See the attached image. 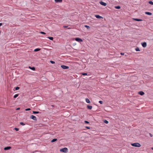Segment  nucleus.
Returning <instances> with one entry per match:
<instances>
[{
    "label": "nucleus",
    "mask_w": 153,
    "mask_h": 153,
    "mask_svg": "<svg viewBox=\"0 0 153 153\" xmlns=\"http://www.w3.org/2000/svg\"><path fill=\"white\" fill-rule=\"evenodd\" d=\"M61 67H68L64 65H61Z\"/></svg>",
    "instance_id": "obj_35"
},
{
    "label": "nucleus",
    "mask_w": 153,
    "mask_h": 153,
    "mask_svg": "<svg viewBox=\"0 0 153 153\" xmlns=\"http://www.w3.org/2000/svg\"><path fill=\"white\" fill-rule=\"evenodd\" d=\"M56 2H61L62 0H54Z\"/></svg>",
    "instance_id": "obj_12"
},
{
    "label": "nucleus",
    "mask_w": 153,
    "mask_h": 153,
    "mask_svg": "<svg viewBox=\"0 0 153 153\" xmlns=\"http://www.w3.org/2000/svg\"><path fill=\"white\" fill-rule=\"evenodd\" d=\"M99 102L101 104H102L103 103V102L102 101H100Z\"/></svg>",
    "instance_id": "obj_31"
},
{
    "label": "nucleus",
    "mask_w": 153,
    "mask_h": 153,
    "mask_svg": "<svg viewBox=\"0 0 153 153\" xmlns=\"http://www.w3.org/2000/svg\"><path fill=\"white\" fill-rule=\"evenodd\" d=\"M57 140V139L56 138H55L54 139H53L51 141V142L52 143H53L54 142H55Z\"/></svg>",
    "instance_id": "obj_11"
},
{
    "label": "nucleus",
    "mask_w": 153,
    "mask_h": 153,
    "mask_svg": "<svg viewBox=\"0 0 153 153\" xmlns=\"http://www.w3.org/2000/svg\"><path fill=\"white\" fill-rule=\"evenodd\" d=\"M20 124H21V125H22V126H24L25 125V124L23 122H20Z\"/></svg>",
    "instance_id": "obj_25"
},
{
    "label": "nucleus",
    "mask_w": 153,
    "mask_h": 153,
    "mask_svg": "<svg viewBox=\"0 0 153 153\" xmlns=\"http://www.w3.org/2000/svg\"><path fill=\"white\" fill-rule=\"evenodd\" d=\"M87 108L88 109L91 110L92 108V107L91 105H88L87 106Z\"/></svg>",
    "instance_id": "obj_10"
},
{
    "label": "nucleus",
    "mask_w": 153,
    "mask_h": 153,
    "mask_svg": "<svg viewBox=\"0 0 153 153\" xmlns=\"http://www.w3.org/2000/svg\"><path fill=\"white\" fill-rule=\"evenodd\" d=\"M30 69H31L33 71H34L35 70V68H29Z\"/></svg>",
    "instance_id": "obj_22"
},
{
    "label": "nucleus",
    "mask_w": 153,
    "mask_h": 153,
    "mask_svg": "<svg viewBox=\"0 0 153 153\" xmlns=\"http://www.w3.org/2000/svg\"><path fill=\"white\" fill-rule=\"evenodd\" d=\"M16 90H17L19 89V87H17L15 88Z\"/></svg>",
    "instance_id": "obj_27"
},
{
    "label": "nucleus",
    "mask_w": 153,
    "mask_h": 153,
    "mask_svg": "<svg viewBox=\"0 0 153 153\" xmlns=\"http://www.w3.org/2000/svg\"><path fill=\"white\" fill-rule=\"evenodd\" d=\"M2 25V24L1 23H0V26H1Z\"/></svg>",
    "instance_id": "obj_41"
},
{
    "label": "nucleus",
    "mask_w": 153,
    "mask_h": 153,
    "mask_svg": "<svg viewBox=\"0 0 153 153\" xmlns=\"http://www.w3.org/2000/svg\"><path fill=\"white\" fill-rule=\"evenodd\" d=\"M95 16L97 19H102L103 17L99 15H95Z\"/></svg>",
    "instance_id": "obj_7"
},
{
    "label": "nucleus",
    "mask_w": 153,
    "mask_h": 153,
    "mask_svg": "<svg viewBox=\"0 0 153 153\" xmlns=\"http://www.w3.org/2000/svg\"><path fill=\"white\" fill-rule=\"evenodd\" d=\"M48 38L51 40H52L53 39V38L52 37H48Z\"/></svg>",
    "instance_id": "obj_20"
},
{
    "label": "nucleus",
    "mask_w": 153,
    "mask_h": 153,
    "mask_svg": "<svg viewBox=\"0 0 153 153\" xmlns=\"http://www.w3.org/2000/svg\"><path fill=\"white\" fill-rule=\"evenodd\" d=\"M19 94H15L14 96V97H13L14 98H16L17 97H18V96H19Z\"/></svg>",
    "instance_id": "obj_19"
},
{
    "label": "nucleus",
    "mask_w": 153,
    "mask_h": 153,
    "mask_svg": "<svg viewBox=\"0 0 153 153\" xmlns=\"http://www.w3.org/2000/svg\"><path fill=\"white\" fill-rule=\"evenodd\" d=\"M135 50L136 51H140V50L139 49V48H136L135 49Z\"/></svg>",
    "instance_id": "obj_23"
},
{
    "label": "nucleus",
    "mask_w": 153,
    "mask_h": 153,
    "mask_svg": "<svg viewBox=\"0 0 153 153\" xmlns=\"http://www.w3.org/2000/svg\"><path fill=\"white\" fill-rule=\"evenodd\" d=\"M149 3L152 5H153V2H152V1H149Z\"/></svg>",
    "instance_id": "obj_29"
},
{
    "label": "nucleus",
    "mask_w": 153,
    "mask_h": 153,
    "mask_svg": "<svg viewBox=\"0 0 153 153\" xmlns=\"http://www.w3.org/2000/svg\"><path fill=\"white\" fill-rule=\"evenodd\" d=\"M50 62L51 63L53 64H54L55 63V62H54V61H52V60H51L50 61Z\"/></svg>",
    "instance_id": "obj_28"
},
{
    "label": "nucleus",
    "mask_w": 153,
    "mask_h": 153,
    "mask_svg": "<svg viewBox=\"0 0 153 153\" xmlns=\"http://www.w3.org/2000/svg\"><path fill=\"white\" fill-rule=\"evenodd\" d=\"M100 3L102 5L106 6L107 5V4L102 1H100Z\"/></svg>",
    "instance_id": "obj_5"
},
{
    "label": "nucleus",
    "mask_w": 153,
    "mask_h": 153,
    "mask_svg": "<svg viewBox=\"0 0 153 153\" xmlns=\"http://www.w3.org/2000/svg\"><path fill=\"white\" fill-rule=\"evenodd\" d=\"M75 40L76 41L79 42H81L83 41V40L79 38H75Z\"/></svg>",
    "instance_id": "obj_3"
},
{
    "label": "nucleus",
    "mask_w": 153,
    "mask_h": 153,
    "mask_svg": "<svg viewBox=\"0 0 153 153\" xmlns=\"http://www.w3.org/2000/svg\"><path fill=\"white\" fill-rule=\"evenodd\" d=\"M124 53H121V54L122 55H124Z\"/></svg>",
    "instance_id": "obj_39"
},
{
    "label": "nucleus",
    "mask_w": 153,
    "mask_h": 153,
    "mask_svg": "<svg viewBox=\"0 0 153 153\" xmlns=\"http://www.w3.org/2000/svg\"><path fill=\"white\" fill-rule=\"evenodd\" d=\"M40 50H41L40 49L37 48H36L35 49H34V51L35 52H37V51H40Z\"/></svg>",
    "instance_id": "obj_15"
},
{
    "label": "nucleus",
    "mask_w": 153,
    "mask_h": 153,
    "mask_svg": "<svg viewBox=\"0 0 153 153\" xmlns=\"http://www.w3.org/2000/svg\"><path fill=\"white\" fill-rule=\"evenodd\" d=\"M82 75L84 76H86V75H89V74H88L87 73H82Z\"/></svg>",
    "instance_id": "obj_16"
},
{
    "label": "nucleus",
    "mask_w": 153,
    "mask_h": 153,
    "mask_svg": "<svg viewBox=\"0 0 153 153\" xmlns=\"http://www.w3.org/2000/svg\"><path fill=\"white\" fill-rule=\"evenodd\" d=\"M145 13L146 14H147V15H151L152 14V13L150 12H145Z\"/></svg>",
    "instance_id": "obj_17"
},
{
    "label": "nucleus",
    "mask_w": 153,
    "mask_h": 153,
    "mask_svg": "<svg viewBox=\"0 0 153 153\" xmlns=\"http://www.w3.org/2000/svg\"><path fill=\"white\" fill-rule=\"evenodd\" d=\"M40 112L39 111H33V114H37L39 113Z\"/></svg>",
    "instance_id": "obj_18"
},
{
    "label": "nucleus",
    "mask_w": 153,
    "mask_h": 153,
    "mask_svg": "<svg viewBox=\"0 0 153 153\" xmlns=\"http://www.w3.org/2000/svg\"><path fill=\"white\" fill-rule=\"evenodd\" d=\"M85 128L88 129H90V127L88 126H86L85 127Z\"/></svg>",
    "instance_id": "obj_36"
},
{
    "label": "nucleus",
    "mask_w": 153,
    "mask_h": 153,
    "mask_svg": "<svg viewBox=\"0 0 153 153\" xmlns=\"http://www.w3.org/2000/svg\"><path fill=\"white\" fill-rule=\"evenodd\" d=\"M30 118L34 120H37L36 117L35 116L33 115H31L30 117Z\"/></svg>",
    "instance_id": "obj_4"
},
{
    "label": "nucleus",
    "mask_w": 153,
    "mask_h": 153,
    "mask_svg": "<svg viewBox=\"0 0 153 153\" xmlns=\"http://www.w3.org/2000/svg\"><path fill=\"white\" fill-rule=\"evenodd\" d=\"M85 27H86L87 28V29H89L90 28L89 26H88L87 25H85Z\"/></svg>",
    "instance_id": "obj_26"
},
{
    "label": "nucleus",
    "mask_w": 153,
    "mask_h": 153,
    "mask_svg": "<svg viewBox=\"0 0 153 153\" xmlns=\"http://www.w3.org/2000/svg\"><path fill=\"white\" fill-rule=\"evenodd\" d=\"M14 129H15V130L16 131H18L19 130V128H15Z\"/></svg>",
    "instance_id": "obj_30"
},
{
    "label": "nucleus",
    "mask_w": 153,
    "mask_h": 153,
    "mask_svg": "<svg viewBox=\"0 0 153 153\" xmlns=\"http://www.w3.org/2000/svg\"><path fill=\"white\" fill-rule=\"evenodd\" d=\"M11 148V147L10 146H8L7 147H5L4 148V150H8L10 149Z\"/></svg>",
    "instance_id": "obj_9"
},
{
    "label": "nucleus",
    "mask_w": 153,
    "mask_h": 153,
    "mask_svg": "<svg viewBox=\"0 0 153 153\" xmlns=\"http://www.w3.org/2000/svg\"><path fill=\"white\" fill-rule=\"evenodd\" d=\"M115 7L117 9H120V6H115Z\"/></svg>",
    "instance_id": "obj_24"
},
{
    "label": "nucleus",
    "mask_w": 153,
    "mask_h": 153,
    "mask_svg": "<svg viewBox=\"0 0 153 153\" xmlns=\"http://www.w3.org/2000/svg\"><path fill=\"white\" fill-rule=\"evenodd\" d=\"M68 27V26H64V27L65 28H66V27Z\"/></svg>",
    "instance_id": "obj_42"
},
{
    "label": "nucleus",
    "mask_w": 153,
    "mask_h": 153,
    "mask_svg": "<svg viewBox=\"0 0 153 153\" xmlns=\"http://www.w3.org/2000/svg\"><path fill=\"white\" fill-rule=\"evenodd\" d=\"M138 94L141 95H143L144 94V93L142 91H140L138 92Z\"/></svg>",
    "instance_id": "obj_8"
},
{
    "label": "nucleus",
    "mask_w": 153,
    "mask_h": 153,
    "mask_svg": "<svg viewBox=\"0 0 153 153\" xmlns=\"http://www.w3.org/2000/svg\"><path fill=\"white\" fill-rule=\"evenodd\" d=\"M84 122L88 124L89 123V122L87 121H85Z\"/></svg>",
    "instance_id": "obj_34"
},
{
    "label": "nucleus",
    "mask_w": 153,
    "mask_h": 153,
    "mask_svg": "<svg viewBox=\"0 0 153 153\" xmlns=\"http://www.w3.org/2000/svg\"><path fill=\"white\" fill-rule=\"evenodd\" d=\"M20 109V108H17V109H16V110H19Z\"/></svg>",
    "instance_id": "obj_40"
},
{
    "label": "nucleus",
    "mask_w": 153,
    "mask_h": 153,
    "mask_svg": "<svg viewBox=\"0 0 153 153\" xmlns=\"http://www.w3.org/2000/svg\"><path fill=\"white\" fill-rule=\"evenodd\" d=\"M134 20L137 21H142V20L140 19H133Z\"/></svg>",
    "instance_id": "obj_13"
},
{
    "label": "nucleus",
    "mask_w": 153,
    "mask_h": 153,
    "mask_svg": "<svg viewBox=\"0 0 153 153\" xmlns=\"http://www.w3.org/2000/svg\"><path fill=\"white\" fill-rule=\"evenodd\" d=\"M40 33L41 34H46L45 33L43 32H40Z\"/></svg>",
    "instance_id": "obj_33"
},
{
    "label": "nucleus",
    "mask_w": 153,
    "mask_h": 153,
    "mask_svg": "<svg viewBox=\"0 0 153 153\" xmlns=\"http://www.w3.org/2000/svg\"><path fill=\"white\" fill-rule=\"evenodd\" d=\"M85 100L87 103H90V101L88 98H86Z\"/></svg>",
    "instance_id": "obj_14"
},
{
    "label": "nucleus",
    "mask_w": 153,
    "mask_h": 153,
    "mask_svg": "<svg viewBox=\"0 0 153 153\" xmlns=\"http://www.w3.org/2000/svg\"><path fill=\"white\" fill-rule=\"evenodd\" d=\"M143 47H146L147 46L146 43V42H144L141 43Z\"/></svg>",
    "instance_id": "obj_6"
},
{
    "label": "nucleus",
    "mask_w": 153,
    "mask_h": 153,
    "mask_svg": "<svg viewBox=\"0 0 153 153\" xmlns=\"http://www.w3.org/2000/svg\"><path fill=\"white\" fill-rule=\"evenodd\" d=\"M149 135L151 137H152L153 136V135L151 133H149Z\"/></svg>",
    "instance_id": "obj_37"
},
{
    "label": "nucleus",
    "mask_w": 153,
    "mask_h": 153,
    "mask_svg": "<svg viewBox=\"0 0 153 153\" xmlns=\"http://www.w3.org/2000/svg\"><path fill=\"white\" fill-rule=\"evenodd\" d=\"M131 145L133 146L137 147H140L141 146L140 144L137 143H131Z\"/></svg>",
    "instance_id": "obj_1"
},
{
    "label": "nucleus",
    "mask_w": 153,
    "mask_h": 153,
    "mask_svg": "<svg viewBox=\"0 0 153 153\" xmlns=\"http://www.w3.org/2000/svg\"><path fill=\"white\" fill-rule=\"evenodd\" d=\"M104 122L105 123H106V124H108V122L107 120H104Z\"/></svg>",
    "instance_id": "obj_21"
},
{
    "label": "nucleus",
    "mask_w": 153,
    "mask_h": 153,
    "mask_svg": "<svg viewBox=\"0 0 153 153\" xmlns=\"http://www.w3.org/2000/svg\"><path fill=\"white\" fill-rule=\"evenodd\" d=\"M30 110V108H27L25 110L26 111H27Z\"/></svg>",
    "instance_id": "obj_32"
},
{
    "label": "nucleus",
    "mask_w": 153,
    "mask_h": 153,
    "mask_svg": "<svg viewBox=\"0 0 153 153\" xmlns=\"http://www.w3.org/2000/svg\"><path fill=\"white\" fill-rule=\"evenodd\" d=\"M68 149L66 148H64L60 149V151L66 153L68 151Z\"/></svg>",
    "instance_id": "obj_2"
},
{
    "label": "nucleus",
    "mask_w": 153,
    "mask_h": 153,
    "mask_svg": "<svg viewBox=\"0 0 153 153\" xmlns=\"http://www.w3.org/2000/svg\"><path fill=\"white\" fill-rule=\"evenodd\" d=\"M62 68L64 69H66L68 68Z\"/></svg>",
    "instance_id": "obj_38"
},
{
    "label": "nucleus",
    "mask_w": 153,
    "mask_h": 153,
    "mask_svg": "<svg viewBox=\"0 0 153 153\" xmlns=\"http://www.w3.org/2000/svg\"><path fill=\"white\" fill-rule=\"evenodd\" d=\"M152 149L153 150V147L152 148Z\"/></svg>",
    "instance_id": "obj_43"
}]
</instances>
